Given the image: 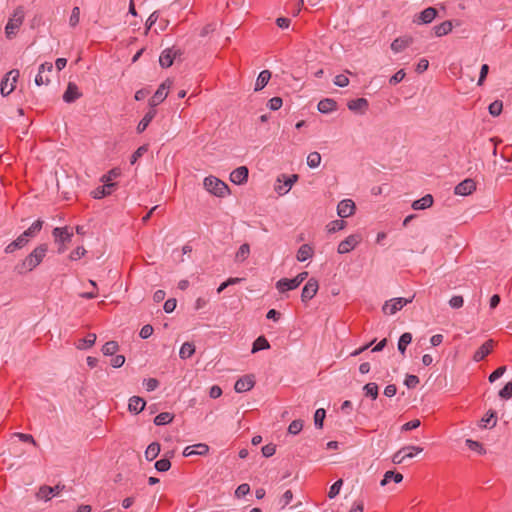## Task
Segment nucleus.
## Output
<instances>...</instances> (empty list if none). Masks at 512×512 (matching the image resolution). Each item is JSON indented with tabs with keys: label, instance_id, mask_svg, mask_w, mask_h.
<instances>
[{
	"label": "nucleus",
	"instance_id": "obj_1",
	"mask_svg": "<svg viewBox=\"0 0 512 512\" xmlns=\"http://www.w3.org/2000/svg\"><path fill=\"white\" fill-rule=\"evenodd\" d=\"M47 250V244L37 246L24 260L15 265L14 271L19 275L32 271L43 261Z\"/></svg>",
	"mask_w": 512,
	"mask_h": 512
},
{
	"label": "nucleus",
	"instance_id": "obj_2",
	"mask_svg": "<svg viewBox=\"0 0 512 512\" xmlns=\"http://www.w3.org/2000/svg\"><path fill=\"white\" fill-rule=\"evenodd\" d=\"M204 188L217 197H224L229 193L228 185L214 176H208L203 182Z\"/></svg>",
	"mask_w": 512,
	"mask_h": 512
},
{
	"label": "nucleus",
	"instance_id": "obj_3",
	"mask_svg": "<svg viewBox=\"0 0 512 512\" xmlns=\"http://www.w3.org/2000/svg\"><path fill=\"white\" fill-rule=\"evenodd\" d=\"M25 17L24 8L19 6L14 10L12 17L8 20V23L5 27L6 37L8 39H12L18 32L20 26L22 25Z\"/></svg>",
	"mask_w": 512,
	"mask_h": 512
},
{
	"label": "nucleus",
	"instance_id": "obj_4",
	"mask_svg": "<svg viewBox=\"0 0 512 512\" xmlns=\"http://www.w3.org/2000/svg\"><path fill=\"white\" fill-rule=\"evenodd\" d=\"M307 276V272H302L292 279L282 278L276 283V288L281 293H284L288 290H294L307 278Z\"/></svg>",
	"mask_w": 512,
	"mask_h": 512
},
{
	"label": "nucleus",
	"instance_id": "obj_5",
	"mask_svg": "<svg viewBox=\"0 0 512 512\" xmlns=\"http://www.w3.org/2000/svg\"><path fill=\"white\" fill-rule=\"evenodd\" d=\"M412 300H413V297L410 299L402 298V297L393 298V299L385 302V304L382 307V311L384 314L393 315L397 311L401 310L408 303H411Z\"/></svg>",
	"mask_w": 512,
	"mask_h": 512
},
{
	"label": "nucleus",
	"instance_id": "obj_6",
	"mask_svg": "<svg viewBox=\"0 0 512 512\" xmlns=\"http://www.w3.org/2000/svg\"><path fill=\"white\" fill-rule=\"evenodd\" d=\"M183 54L182 50L175 46L166 48L162 51L159 57V63L162 68H168L172 66L174 60Z\"/></svg>",
	"mask_w": 512,
	"mask_h": 512
},
{
	"label": "nucleus",
	"instance_id": "obj_7",
	"mask_svg": "<svg viewBox=\"0 0 512 512\" xmlns=\"http://www.w3.org/2000/svg\"><path fill=\"white\" fill-rule=\"evenodd\" d=\"M52 235L57 244H68L73 237V231L70 227H56L52 231Z\"/></svg>",
	"mask_w": 512,
	"mask_h": 512
},
{
	"label": "nucleus",
	"instance_id": "obj_8",
	"mask_svg": "<svg viewBox=\"0 0 512 512\" xmlns=\"http://www.w3.org/2000/svg\"><path fill=\"white\" fill-rule=\"evenodd\" d=\"M362 238L359 234L349 235L346 239L341 241L338 245L337 251L339 254H346L353 250L360 242Z\"/></svg>",
	"mask_w": 512,
	"mask_h": 512
},
{
	"label": "nucleus",
	"instance_id": "obj_9",
	"mask_svg": "<svg viewBox=\"0 0 512 512\" xmlns=\"http://www.w3.org/2000/svg\"><path fill=\"white\" fill-rule=\"evenodd\" d=\"M172 85V81H170L169 79H167L164 83H162L158 89L156 90V92L154 93V95L151 97V99L149 100V104L151 106V108L154 109L155 106L159 105L160 103H162L166 97H167V92L166 90L168 88H170Z\"/></svg>",
	"mask_w": 512,
	"mask_h": 512
},
{
	"label": "nucleus",
	"instance_id": "obj_10",
	"mask_svg": "<svg viewBox=\"0 0 512 512\" xmlns=\"http://www.w3.org/2000/svg\"><path fill=\"white\" fill-rule=\"evenodd\" d=\"M64 488L65 486L60 484L54 487L43 485L39 488L36 496L38 499H43L47 501L50 500L52 496L59 495Z\"/></svg>",
	"mask_w": 512,
	"mask_h": 512
},
{
	"label": "nucleus",
	"instance_id": "obj_11",
	"mask_svg": "<svg viewBox=\"0 0 512 512\" xmlns=\"http://www.w3.org/2000/svg\"><path fill=\"white\" fill-rule=\"evenodd\" d=\"M298 178L299 176L297 174H292L290 176L282 174L280 177H278L277 181L281 182L283 180L284 184L276 186V192L280 195L288 193L292 185L298 180Z\"/></svg>",
	"mask_w": 512,
	"mask_h": 512
},
{
	"label": "nucleus",
	"instance_id": "obj_12",
	"mask_svg": "<svg viewBox=\"0 0 512 512\" xmlns=\"http://www.w3.org/2000/svg\"><path fill=\"white\" fill-rule=\"evenodd\" d=\"M319 288L318 281L314 278H310L302 289L301 300L307 302L311 300L317 293Z\"/></svg>",
	"mask_w": 512,
	"mask_h": 512
},
{
	"label": "nucleus",
	"instance_id": "obj_13",
	"mask_svg": "<svg viewBox=\"0 0 512 512\" xmlns=\"http://www.w3.org/2000/svg\"><path fill=\"white\" fill-rule=\"evenodd\" d=\"M254 385H255L254 375L248 374V375H245V376L239 378L236 381V383L234 385V389L237 393H243V392L251 390L254 387Z\"/></svg>",
	"mask_w": 512,
	"mask_h": 512
},
{
	"label": "nucleus",
	"instance_id": "obj_14",
	"mask_svg": "<svg viewBox=\"0 0 512 512\" xmlns=\"http://www.w3.org/2000/svg\"><path fill=\"white\" fill-rule=\"evenodd\" d=\"M475 190H476V182L471 178H467V179L463 180L462 182H460L455 187L454 193L456 195L467 196V195L472 194Z\"/></svg>",
	"mask_w": 512,
	"mask_h": 512
},
{
	"label": "nucleus",
	"instance_id": "obj_15",
	"mask_svg": "<svg viewBox=\"0 0 512 512\" xmlns=\"http://www.w3.org/2000/svg\"><path fill=\"white\" fill-rule=\"evenodd\" d=\"M355 203L351 199H344L337 206V213L341 218H347L354 214Z\"/></svg>",
	"mask_w": 512,
	"mask_h": 512
},
{
	"label": "nucleus",
	"instance_id": "obj_16",
	"mask_svg": "<svg viewBox=\"0 0 512 512\" xmlns=\"http://www.w3.org/2000/svg\"><path fill=\"white\" fill-rule=\"evenodd\" d=\"M248 179V168L246 166H240L233 170L230 174V180L234 184L241 185Z\"/></svg>",
	"mask_w": 512,
	"mask_h": 512
},
{
	"label": "nucleus",
	"instance_id": "obj_17",
	"mask_svg": "<svg viewBox=\"0 0 512 512\" xmlns=\"http://www.w3.org/2000/svg\"><path fill=\"white\" fill-rule=\"evenodd\" d=\"M81 96L82 93L79 92L77 85L73 82H69L67 85V89L63 94V100L66 103H72L79 99Z\"/></svg>",
	"mask_w": 512,
	"mask_h": 512
},
{
	"label": "nucleus",
	"instance_id": "obj_18",
	"mask_svg": "<svg viewBox=\"0 0 512 512\" xmlns=\"http://www.w3.org/2000/svg\"><path fill=\"white\" fill-rule=\"evenodd\" d=\"M494 341L487 340L484 342L474 353L473 360L476 362L482 361L487 355H489L493 349Z\"/></svg>",
	"mask_w": 512,
	"mask_h": 512
},
{
	"label": "nucleus",
	"instance_id": "obj_19",
	"mask_svg": "<svg viewBox=\"0 0 512 512\" xmlns=\"http://www.w3.org/2000/svg\"><path fill=\"white\" fill-rule=\"evenodd\" d=\"M46 71L50 73L53 71V64L51 62H45L40 65L38 74L35 77V84L37 86L48 85L50 83V79L47 76L46 78H42V74Z\"/></svg>",
	"mask_w": 512,
	"mask_h": 512
},
{
	"label": "nucleus",
	"instance_id": "obj_20",
	"mask_svg": "<svg viewBox=\"0 0 512 512\" xmlns=\"http://www.w3.org/2000/svg\"><path fill=\"white\" fill-rule=\"evenodd\" d=\"M209 451L208 445L204 443H199L193 446H187L184 451L183 455L185 457H189L192 455H206Z\"/></svg>",
	"mask_w": 512,
	"mask_h": 512
},
{
	"label": "nucleus",
	"instance_id": "obj_21",
	"mask_svg": "<svg viewBox=\"0 0 512 512\" xmlns=\"http://www.w3.org/2000/svg\"><path fill=\"white\" fill-rule=\"evenodd\" d=\"M146 401L139 396H132L129 399L128 410L131 413L138 414L144 410Z\"/></svg>",
	"mask_w": 512,
	"mask_h": 512
},
{
	"label": "nucleus",
	"instance_id": "obj_22",
	"mask_svg": "<svg viewBox=\"0 0 512 512\" xmlns=\"http://www.w3.org/2000/svg\"><path fill=\"white\" fill-rule=\"evenodd\" d=\"M116 184L115 183H104L103 186L97 187L95 190L92 191V196L95 199H101L107 195H110L113 190L115 189Z\"/></svg>",
	"mask_w": 512,
	"mask_h": 512
},
{
	"label": "nucleus",
	"instance_id": "obj_23",
	"mask_svg": "<svg viewBox=\"0 0 512 512\" xmlns=\"http://www.w3.org/2000/svg\"><path fill=\"white\" fill-rule=\"evenodd\" d=\"M413 40L411 37H399L391 43V49L395 53L402 52L408 46L412 44Z\"/></svg>",
	"mask_w": 512,
	"mask_h": 512
},
{
	"label": "nucleus",
	"instance_id": "obj_24",
	"mask_svg": "<svg viewBox=\"0 0 512 512\" xmlns=\"http://www.w3.org/2000/svg\"><path fill=\"white\" fill-rule=\"evenodd\" d=\"M347 106L351 111L363 113L368 109L369 103L366 98H357L349 101Z\"/></svg>",
	"mask_w": 512,
	"mask_h": 512
},
{
	"label": "nucleus",
	"instance_id": "obj_25",
	"mask_svg": "<svg viewBox=\"0 0 512 512\" xmlns=\"http://www.w3.org/2000/svg\"><path fill=\"white\" fill-rule=\"evenodd\" d=\"M337 109V102L331 98H325L319 101L318 110L321 113L327 114Z\"/></svg>",
	"mask_w": 512,
	"mask_h": 512
},
{
	"label": "nucleus",
	"instance_id": "obj_26",
	"mask_svg": "<svg viewBox=\"0 0 512 512\" xmlns=\"http://www.w3.org/2000/svg\"><path fill=\"white\" fill-rule=\"evenodd\" d=\"M156 115V110L151 108L141 119V121L137 125V133H142L146 130L150 122L154 119Z\"/></svg>",
	"mask_w": 512,
	"mask_h": 512
},
{
	"label": "nucleus",
	"instance_id": "obj_27",
	"mask_svg": "<svg viewBox=\"0 0 512 512\" xmlns=\"http://www.w3.org/2000/svg\"><path fill=\"white\" fill-rule=\"evenodd\" d=\"M497 423V415L494 410H489L480 421V427L493 428Z\"/></svg>",
	"mask_w": 512,
	"mask_h": 512
},
{
	"label": "nucleus",
	"instance_id": "obj_28",
	"mask_svg": "<svg viewBox=\"0 0 512 512\" xmlns=\"http://www.w3.org/2000/svg\"><path fill=\"white\" fill-rule=\"evenodd\" d=\"M433 196L431 194H427L421 199H418L412 203V208L414 210H423L429 208L433 204Z\"/></svg>",
	"mask_w": 512,
	"mask_h": 512
},
{
	"label": "nucleus",
	"instance_id": "obj_29",
	"mask_svg": "<svg viewBox=\"0 0 512 512\" xmlns=\"http://www.w3.org/2000/svg\"><path fill=\"white\" fill-rule=\"evenodd\" d=\"M313 248L309 244H303L297 251L296 258L300 262H304L313 256Z\"/></svg>",
	"mask_w": 512,
	"mask_h": 512
},
{
	"label": "nucleus",
	"instance_id": "obj_30",
	"mask_svg": "<svg viewBox=\"0 0 512 512\" xmlns=\"http://www.w3.org/2000/svg\"><path fill=\"white\" fill-rule=\"evenodd\" d=\"M437 16V10L434 7H428L419 14L421 23L428 24L432 22Z\"/></svg>",
	"mask_w": 512,
	"mask_h": 512
},
{
	"label": "nucleus",
	"instance_id": "obj_31",
	"mask_svg": "<svg viewBox=\"0 0 512 512\" xmlns=\"http://www.w3.org/2000/svg\"><path fill=\"white\" fill-rule=\"evenodd\" d=\"M270 78L271 72L269 70L261 71L255 83V91L262 90L268 84Z\"/></svg>",
	"mask_w": 512,
	"mask_h": 512
},
{
	"label": "nucleus",
	"instance_id": "obj_32",
	"mask_svg": "<svg viewBox=\"0 0 512 512\" xmlns=\"http://www.w3.org/2000/svg\"><path fill=\"white\" fill-rule=\"evenodd\" d=\"M452 28H453L452 22L449 20H446V21L440 23L439 25H436L433 29H434L435 35L437 37H441V36H444V35H447L448 33H450L452 31Z\"/></svg>",
	"mask_w": 512,
	"mask_h": 512
},
{
	"label": "nucleus",
	"instance_id": "obj_33",
	"mask_svg": "<svg viewBox=\"0 0 512 512\" xmlns=\"http://www.w3.org/2000/svg\"><path fill=\"white\" fill-rule=\"evenodd\" d=\"M42 227L43 221L38 219L34 223H32V225L27 230L23 232V235L30 240L41 231Z\"/></svg>",
	"mask_w": 512,
	"mask_h": 512
},
{
	"label": "nucleus",
	"instance_id": "obj_34",
	"mask_svg": "<svg viewBox=\"0 0 512 512\" xmlns=\"http://www.w3.org/2000/svg\"><path fill=\"white\" fill-rule=\"evenodd\" d=\"M403 480V475L399 472L395 471H387L384 474L383 479L381 480V486H385L390 481H394L395 483H400Z\"/></svg>",
	"mask_w": 512,
	"mask_h": 512
},
{
	"label": "nucleus",
	"instance_id": "obj_35",
	"mask_svg": "<svg viewBox=\"0 0 512 512\" xmlns=\"http://www.w3.org/2000/svg\"><path fill=\"white\" fill-rule=\"evenodd\" d=\"M160 444L158 442H152L148 445L145 451V457L148 461L154 460L160 453Z\"/></svg>",
	"mask_w": 512,
	"mask_h": 512
},
{
	"label": "nucleus",
	"instance_id": "obj_36",
	"mask_svg": "<svg viewBox=\"0 0 512 512\" xmlns=\"http://www.w3.org/2000/svg\"><path fill=\"white\" fill-rule=\"evenodd\" d=\"M194 352H195L194 344L191 342H185L182 344V346L180 348L179 356L182 359H188L194 354Z\"/></svg>",
	"mask_w": 512,
	"mask_h": 512
},
{
	"label": "nucleus",
	"instance_id": "obj_37",
	"mask_svg": "<svg viewBox=\"0 0 512 512\" xmlns=\"http://www.w3.org/2000/svg\"><path fill=\"white\" fill-rule=\"evenodd\" d=\"M411 341H412V334L409 332H405L400 336L399 341H398V350L402 355L405 354L406 348L411 343Z\"/></svg>",
	"mask_w": 512,
	"mask_h": 512
},
{
	"label": "nucleus",
	"instance_id": "obj_38",
	"mask_svg": "<svg viewBox=\"0 0 512 512\" xmlns=\"http://www.w3.org/2000/svg\"><path fill=\"white\" fill-rule=\"evenodd\" d=\"M270 348L268 340L264 336H259L253 343L252 353H256L260 350H266Z\"/></svg>",
	"mask_w": 512,
	"mask_h": 512
},
{
	"label": "nucleus",
	"instance_id": "obj_39",
	"mask_svg": "<svg viewBox=\"0 0 512 512\" xmlns=\"http://www.w3.org/2000/svg\"><path fill=\"white\" fill-rule=\"evenodd\" d=\"M250 254V246L247 243L242 244L235 255V261L236 262H243L245 261Z\"/></svg>",
	"mask_w": 512,
	"mask_h": 512
},
{
	"label": "nucleus",
	"instance_id": "obj_40",
	"mask_svg": "<svg viewBox=\"0 0 512 512\" xmlns=\"http://www.w3.org/2000/svg\"><path fill=\"white\" fill-rule=\"evenodd\" d=\"M96 334L89 333L84 339H80L79 343L77 344L78 349H87L94 345L96 341Z\"/></svg>",
	"mask_w": 512,
	"mask_h": 512
},
{
	"label": "nucleus",
	"instance_id": "obj_41",
	"mask_svg": "<svg viewBox=\"0 0 512 512\" xmlns=\"http://www.w3.org/2000/svg\"><path fill=\"white\" fill-rule=\"evenodd\" d=\"M363 390L365 392V396L370 397L373 400H375L378 397L379 388L378 385L374 382L367 383L363 387Z\"/></svg>",
	"mask_w": 512,
	"mask_h": 512
},
{
	"label": "nucleus",
	"instance_id": "obj_42",
	"mask_svg": "<svg viewBox=\"0 0 512 512\" xmlns=\"http://www.w3.org/2000/svg\"><path fill=\"white\" fill-rule=\"evenodd\" d=\"M422 451H423V448L419 447V446L410 445V446L402 447L404 460L413 458L416 454H418Z\"/></svg>",
	"mask_w": 512,
	"mask_h": 512
},
{
	"label": "nucleus",
	"instance_id": "obj_43",
	"mask_svg": "<svg viewBox=\"0 0 512 512\" xmlns=\"http://www.w3.org/2000/svg\"><path fill=\"white\" fill-rule=\"evenodd\" d=\"M174 418V415L169 412H162L154 418V423L157 426L165 425L170 423Z\"/></svg>",
	"mask_w": 512,
	"mask_h": 512
},
{
	"label": "nucleus",
	"instance_id": "obj_44",
	"mask_svg": "<svg viewBox=\"0 0 512 512\" xmlns=\"http://www.w3.org/2000/svg\"><path fill=\"white\" fill-rule=\"evenodd\" d=\"M119 350V345L116 341H108L102 347V352L106 356H113Z\"/></svg>",
	"mask_w": 512,
	"mask_h": 512
},
{
	"label": "nucleus",
	"instance_id": "obj_45",
	"mask_svg": "<svg viewBox=\"0 0 512 512\" xmlns=\"http://www.w3.org/2000/svg\"><path fill=\"white\" fill-rule=\"evenodd\" d=\"M321 163V155L318 152H311L307 157V165L310 168H316Z\"/></svg>",
	"mask_w": 512,
	"mask_h": 512
},
{
	"label": "nucleus",
	"instance_id": "obj_46",
	"mask_svg": "<svg viewBox=\"0 0 512 512\" xmlns=\"http://www.w3.org/2000/svg\"><path fill=\"white\" fill-rule=\"evenodd\" d=\"M345 226L346 222L344 220H334L327 225V230L329 233H335L337 231L344 229Z\"/></svg>",
	"mask_w": 512,
	"mask_h": 512
},
{
	"label": "nucleus",
	"instance_id": "obj_47",
	"mask_svg": "<svg viewBox=\"0 0 512 512\" xmlns=\"http://www.w3.org/2000/svg\"><path fill=\"white\" fill-rule=\"evenodd\" d=\"M489 113L496 117V116H499L503 110V103L502 101L500 100H495L494 102H492L489 107Z\"/></svg>",
	"mask_w": 512,
	"mask_h": 512
},
{
	"label": "nucleus",
	"instance_id": "obj_48",
	"mask_svg": "<svg viewBox=\"0 0 512 512\" xmlns=\"http://www.w3.org/2000/svg\"><path fill=\"white\" fill-rule=\"evenodd\" d=\"M325 416L326 411L323 408H319L316 410L314 414V423L317 428L321 429L323 427Z\"/></svg>",
	"mask_w": 512,
	"mask_h": 512
},
{
	"label": "nucleus",
	"instance_id": "obj_49",
	"mask_svg": "<svg viewBox=\"0 0 512 512\" xmlns=\"http://www.w3.org/2000/svg\"><path fill=\"white\" fill-rule=\"evenodd\" d=\"M148 151V145H142L136 149V151L132 154L130 163L135 164L139 158H141Z\"/></svg>",
	"mask_w": 512,
	"mask_h": 512
},
{
	"label": "nucleus",
	"instance_id": "obj_50",
	"mask_svg": "<svg viewBox=\"0 0 512 512\" xmlns=\"http://www.w3.org/2000/svg\"><path fill=\"white\" fill-rule=\"evenodd\" d=\"M466 445L468 446L469 449L476 451L479 454H485V452H486L482 443H480L478 441H474L472 439H467Z\"/></svg>",
	"mask_w": 512,
	"mask_h": 512
},
{
	"label": "nucleus",
	"instance_id": "obj_51",
	"mask_svg": "<svg viewBox=\"0 0 512 512\" xmlns=\"http://www.w3.org/2000/svg\"><path fill=\"white\" fill-rule=\"evenodd\" d=\"M171 468V462L168 458H163L155 463V469L159 472H166Z\"/></svg>",
	"mask_w": 512,
	"mask_h": 512
},
{
	"label": "nucleus",
	"instance_id": "obj_52",
	"mask_svg": "<svg viewBox=\"0 0 512 512\" xmlns=\"http://www.w3.org/2000/svg\"><path fill=\"white\" fill-rule=\"evenodd\" d=\"M8 81H9L8 77H5L1 81V94L3 96L9 95L15 89V84L11 83L10 85H8Z\"/></svg>",
	"mask_w": 512,
	"mask_h": 512
},
{
	"label": "nucleus",
	"instance_id": "obj_53",
	"mask_svg": "<svg viewBox=\"0 0 512 512\" xmlns=\"http://www.w3.org/2000/svg\"><path fill=\"white\" fill-rule=\"evenodd\" d=\"M303 428V421L302 420H293L288 427V432L290 434L296 435L298 434Z\"/></svg>",
	"mask_w": 512,
	"mask_h": 512
},
{
	"label": "nucleus",
	"instance_id": "obj_54",
	"mask_svg": "<svg viewBox=\"0 0 512 512\" xmlns=\"http://www.w3.org/2000/svg\"><path fill=\"white\" fill-rule=\"evenodd\" d=\"M499 396L503 399H510L512 397V382H507L505 386L499 391Z\"/></svg>",
	"mask_w": 512,
	"mask_h": 512
},
{
	"label": "nucleus",
	"instance_id": "obj_55",
	"mask_svg": "<svg viewBox=\"0 0 512 512\" xmlns=\"http://www.w3.org/2000/svg\"><path fill=\"white\" fill-rule=\"evenodd\" d=\"M343 484V481L342 479H339L337 480L329 489V492H328V497L329 498H334L336 497L338 494H339V491L341 489V486Z\"/></svg>",
	"mask_w": 512,
	"mask_h": 512
},
{
	"label": "nucleus",
	"instance_id": "obj_56",
	"mask_svg": "<svg viewBox=\"0 0 512 512\" xmlns=\"http://www.w3.org/2000/svg\"><path fill=\"white\" fill-rule=\"evenodd\" d=\"M86 252H87V251H86V249H85L84 247L79 246V247H77L76 249H74V250L70 253L69 258H70V260H72V261H76V260H78V259L82 258V257L86 254Z\"/></svg>",
	"mask_w": 512,
	"mask_h": 512
},
{
	"label": "nucleus",
	"instance_id": "obj_57",
	"mask_svg": "<svg viewBox=\"0 0 512 512\" xmlns=\"http://www.w3.org/2000/svg\"><path fill=\"white\" fill-rule=\"evenodd\" d=\"M406 76V73L403 69H400L399 71H397L390 79H389V84L390 85H396L398 83H400Z\"/></svg>",
	"mask_w": 512,
	"mask_h": 512
},
{
	"label": "nucleus",
	"instance_id": "obj_58",
	"mask_svg": "<svg viewBox=\"0 0 512 512\" xmlns=\"http://www.w3.org/2000/svg\"><path fill=\"white\" fill-rule=\"evenodd\" d=\"M79 19H80V9H79V7H74L72 9V13L69 18L70 26L75 27L79 23Z\"/></svg>",
	"mask_w": 512,
	"mask_h": 512
},
{
	"label": "nucleus",
	"instance_id": "obj_59",
	"mask_svg": "<svg viewBox=\"0 0 512 512\" xmlns=\"http://www.w3.org/2000/svg\"><path fill=\"white\" fill-rule=\"evenodd\" d=\"M250 492V486L249 484L247 483H243L241 485H239L235 491V496L237 498H241V497H244L246 496L247 494H249Z\"/></svg>",
	"mask_w": 512,
	"mask_h": 512
},
{
	"label": "nucleus",
	"instance_id": "obj_60",
	"mask_svg": "<svg viewBox=\"0 0 512 512\" xmlns=\"http://www.w3.org/2000/svg\"><path fill=\"white\" fill-rule=\"evenodd\" d=\"M282 104L283 100L281 97H273L268 101V107L273 111L280 109Z\"/></svg>",
	"mask_w": 512,
	"mask_h": 512
},
{
	"label": "nucleus",
	"instance_id": "obj_61",
	"mask_svg": "<svg viewBox=\"0 0 512 512\" xmlns=\"http://www.w3.org/2000/svg\"><path fill=\"white\" fill-rule=\"evenodd\" d=\"M464 304V300L462 296L455 295L449 300V305L454 308L458 309L461 308Z\"/></svg>",
	"mask_w": 512,
	"mask_h": 512
},
{
	"label": "nucleus",
	"instance_id": "obj_62",
	"mask_svg": "<svg viewBox=\"0 0 512 512\" xmlns=\"http://www.w3.org/2000/svg\"><path fill=\"white\" fill-rule=\"evenodd\" d=\"M408 388H415L419 384V378L416 375H407L404 381Z\"/></svg>",
	"mask_w": 512,
	"mask_h": 512
},
{
	"label": "nucleus",
	"instance_id": "obj_63",
	"mask_svg": "<svg viewBox=\"0 0 512 512\" xmlns=\"http://www.w3.org/2000/svg\"><path fill=\"white\" fill-rule=\"evenodd\" d=\"M334 84L339 87H346L349 84V79L346 75L339 74L334 78Z\"/></svg>",
	"mask_w": 512,
	"mask_h": 512
},
{
	"label": "nucleus",
	"instance_id": "obj_64",
	"mask_svg": "<svg viewBox=\"0 0 512 512\" xmlns=\"http://www.w3.org/2000/svg\"><path fill=\"white\" fill-rule=\"evenodd\" d=\"M153 331H154V329L151 325H149V324L144 325L140 330L139 336L142 339H147L153 334Z\"/></svg>",
	"mask_w": 512,
	"mask_h": 512
}]
</instances>
